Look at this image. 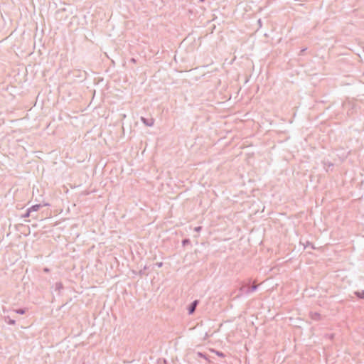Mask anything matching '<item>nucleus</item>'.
Masks as SVG:
<instances>
[{"instance_id":"nucleus-1","label":"nucleus","mask_w":364,"mask_h":364,"mask_svg":"<svg viewBox=\"0 0 364 364\" xmlns=\"http://www.w3.org/2000/svg\"><path fill=\"white\" fill-rule=\"evenodd\" d=\"M141 120L147 127H152L154 125V120L152 118L147 119L144 117H141Z\"/></svg>"},{"instance_id":"nucleus-2","label":"nucleus","mask_w":364,"mask_h":364,"mask_svg":"<svg viewBox=\"0 0 364 364\" xmlns=\"http://www.w3.org/2000/svg\"><path fill=\"white\" fill-rule=\"evenodd\" d=\"M196 304H197V301H195L193 303V304H192L191 307V308H190V309H189V313H190V314H192V313L194 311L195 308H196Z\"/></svg>"},{"instance_id":"nucleus-3","label":"nucleus","mask_w":364,"mask_h":364,"mask_svg":"<svg viewBox=\"0 0 364 364\" xmlns=\"http://www.w3.org/2000/svg\"><path fill=\"white\" fill-rule=\"evenodd\" d=\"M356 294L358 297L361 298V299H364V291H361V292H356Z\"/></svg>"},{"instance_id":"nucleus-4","label":"nucleus","mask_w":364,"mask_h":364,"mask_svg":"<svg viewBox=\"0 0 364 364\" xmlns=\"http://www.w3.org/2000/svg\"><path fill=\"white\" fill-rule=\"evenodd\" d=\"M219 356H223V354L222 353H220V352H217L216 353Z\"/></svg>"},{"instance_id":"nucleus-5","label":"nucleus","mask_w":364,"mask_h":364,"mask_svg":"<svg viewBox=\"0 0 364 364\" xmlns=\"http://www.w3.org/2000/svg\"><path fill=\"white\" fill-rule=\"evenodd\" d=\"M132 62H135V59L134 58H132L131 60Z\"/></svg>"},{"instance_id":"nucleus-6","label":"nucleus","mask_w":364,"mask_h":364,"mask_svg":"<svg viewBox=\"0 0 364 364\" xmlns=\"http://www.w3.org/2000/svg\"><path fill=\"white\" fill-rule=\"evenodd\" d=\"M258 22H259V24H261V20L260 19L258 21Z\"/></svg>"},{"instance_id":"nucleus-7","label":"nucleus","mask_w":364,"mask_h":364,"mask_svg":"<svg viewBox=\"0 0 364 364\" xmlns=\"http://www.w3.org/2000/svg\"><path fill=\"white\" fill-rule=\"evenodd\" d=\"M200 1H203L204 0H199Z\"/></svg>"}]
</instances>
